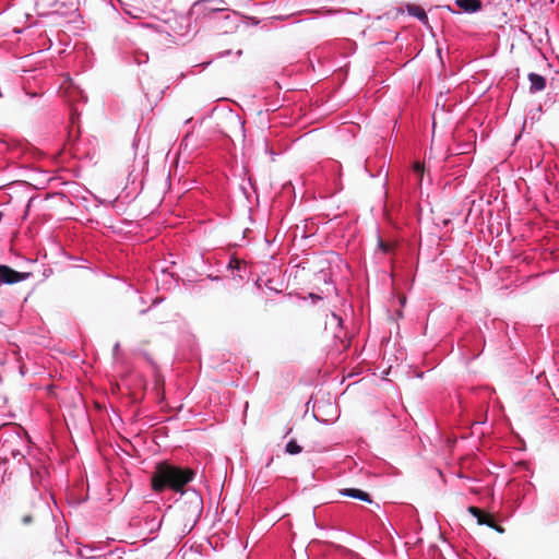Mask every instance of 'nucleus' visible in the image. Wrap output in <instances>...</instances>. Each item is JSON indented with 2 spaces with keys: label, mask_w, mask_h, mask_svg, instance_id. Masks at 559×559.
Returning <instances> with one entry per match:
<instances>
[{
  "label": "nucleus",
  "mask_w": 559,
  "mask_h": 559,
  "mask_svg": "<svg viewBox=\"0 0 559 559\" xmlns=\"http://www.w3.org/2000/svg\"><path fill=\"white\" fill-rule=\"evenodd\" d=\"M340 493L343 495V496H347V497H350V498L362 500L365 502H369V503L372 502L371 497L369 496V493L366 492V491H362L360 489L345 488V489H342L340 491Z\"/></svg>",
  "instance_id": "7"
},
{
  "label": "nucleus",
  "mask_w": 559,
  "mask_h": 559,
  "mask_svg": "<svg viewBox=\"0 0 559 559\" xmlns=\"http://www.w3.org/2000/svg\"><path fill=\"white\" fill-rule=\"evenodd\" d=\"M414 171L418 175V181L420 182L423 180L424 171H425V165L420 162H415L413 166Z\"/></svg>",
  "instance_id": "12"
},
{
  "label": "nucleus",
  "mask_w": 559,
  "mask_h": 559,
  "mask_svg": "<svg viewBox=\"0 0 559 559\" xmlns=\"http://www.w3.org/2000/svg\"><path fill=\"white\" fill-rule=\"evenodd\" d=\"M60 93L70 104L85 98L82 90L69 76H66L63 79L60 85Z\"/></svg>",
  "instance_id": "3"
},
{
  "label": "nucleus",
  "mask_w": 559,
  "mask_h": 559,
  "mask_svg": "<svg viewBox=\"0 0 559 559\" xmlns=\"http://www.w3.org/2000/svg\"><path fill=\"white\" fill-rule=\"evenodd\" d=\"M468 512L477 519V523L480 525L493 526V519L490 514L485 513L477 507H469Z\"/></svg>",
  "instance_id": "5"
},
{
  "label": "nucleus",
  "mask_w": 559,
  "mask_h": 559,
  "mask_svg": "<svg viewBox=\"0 0 559 559\" xmlns=\"http://www.w3.org/2000/svg\"><path fill=\"white\" fill-rule=\"evenodd\" d=\"M528 80L531 83V85H530L531 93L542 92L543 90H545L546 79L544 76L532 72L528 74Z\"/></svg>",
  "instance_id": "6"
},
{
  "label": "nucleus",
  "mask_w": 559,
  "mask_h": 559,
  "mask_svg": "<svg viewBox=\"0 0 559 559\" xmlns=\"http://www.w3.org/2000/svg\"><path fill=\"white\" fill-rule=\"evenodd\" d=\"M164 385H165V381H164L163 377L157 374L155 377V381H154V390L156 392V395L159 396L160 399H164Z\"/></svg>",
  "instance_id": "10"
},
{
  "label": "nucleus",
  "mask_w": 559,
  "mask_h": 559,
  "mask_svg": "<svg viewBox=\"0 0 559 559\" xmlns=\"http://www.w3.org/2000/svg\"><path fill=\"white\" fill-rule=\"evenodd\" d=\"M491 528L496 530L497 532L499 533H503L504 530L503 527H501L500 525H498L495 521H493V526H490Z\"/></svg>",
  "instance_id": "16"
},
{
  "label": "nucleus",
  "mask_w": 559,
  "mask_h": 559,
  "mask_svg": "<svg viewBox=\"0 0 559 559\" xmlns=\"http://www.w3.org/2000/svg\"><path fill=\"white\" fill-rule=\"evenodd\" d=\"M32 521H33L32 515H25V516H23V519H22V522H23L24 524H29V523H32Z\"/></svg>",
  "instance_id": "15"
},
{
  "label": "nucleus",
  "mask_w": 559,
  "mask_h": 559,
  "mask_svg": "<svg viewBox=\"0 0 559 559\" xmlns=\"http://www.w3.org/2000/svg\"><path fill=\"white\" fill-rule=\"evenodd\" d=\"M240 261L238 259H233L229 262V266L233 269H239L240 267Z\"/></svg>",
  "instance_id": "13"
},
{
  "label": "nucleus",
  "mask_w": 559,
  "mask_h": 559,
  "mask_svg": "<svg viewBox=\"0 0 559 559\" xmlns=\"http://www.w3.org/2000/svg\"><path fill=\"white\" fill-rule=\"evenodd\" d=\"M456 4L465 12H476L481 8L480 0H456Z\"/></svg>",
  "instance_id": "8"
},
{
  "label": "nucleus",
  "mask_w": 559,
  "mask_h": 559,
  "mask_svg": "<svg viewBox=\"0 0 559 559\" xmlns=\"http://www.w3.org/2000/svg\"><path fill=\"white\" fill-rule=\"evenodd\" d=\"M379 246L380 248L384 251V252H389L390 251V245L389 243H385L383 241H379Z\"/></svg>",
  "instance_id": "14"
},
{
  "label": "nucleus",
  "mask_w": 559,
  "mask_h": 559,
  "mask_svg": "<svg viewBox=\"0 0 559 559\" xmlns=\"http://www.w3.org/2000/svg\"><path fill=\"white\" fill-rule=\"evenodd\" d=\"M74 115H75V112H74V111H72V114H71V119H72V120L74 119Z\"/></svg>",
  "instance_id": "17"
},
{
  "label": "nucleus",
  "mask_w": 559,
  "mask_h": 559,
  "mask_svg": "<svg viewBox=\"0 0 559 559\" xmlns=\"http://www.w3.org/2000/svg\"><path fill=\"white\" fill-rule=\"evenodd\" d=\"M179 520L182 522L181 535L189 534L198 523L202 513V498L192 493L190 501L178 506Z\"/></svg>",
  "instance_id": "2"
},
{
  "label": "nucleus",
  "mask_w": 559,
  "mask_h": 559,
  "mask_svg": "<svg viewBox=\"0 0 559 559\" xmlns=\"http://www.w3.org/2000/svg\"><path fill=\"white\" fill-rule=\"evenodd\" d=\"M32 276L29 272H17L8 265L0 264V286L15 284Z\"/></svg>",
  "instance_id": "4"
},
{
  "label": "nucleus",
  "mask_w": 559,
  "mask_h": 559,
  "mask_svg": "<svg viewBox=\"0 0 559 559\" xmlns=\"http://www.w3.org/2000/svg\"><path fill=\"white\" fill-rule=\"evenodd\" d=\"M406 10L409 15L417 17L424 24H428V16L421 7L416 4H407Z\"/></svg>",
  "instance_id": "9"
},
{
  "label": "nucleus",
  "mask_w": 559,
  "mask_h": 559,
  "mask_svg": "<svg viewBox=\"0 0 559 559\" xmlns=\"http://www.w3.org/2000/svg\"><path fill=\"white\" fill-rule=\"evenodd\" d=\"M285 450L288 454H298L301 452L302 449L299 444H297L295 440H292L286 444Z\"/></svg>",
  "instance_id": "11"
},
{
  "label": "nucleus",
  "mask_w": 559,
  "mask_h": 559,
  "mask_svg": "<svg viewBox=\"0 0 559 559\" xmlns=\"http://www.w3.org/2000/svg\"><path fill=\"white\" fill-rule=\"evenodd\" d=\"M195 471L190 467H181L168 462L156 464L151 477V486L155 492L170 489L182 492L187 484L193 480Z\"/></svg>",
  "instance_id": "1"
}]
</instances>
